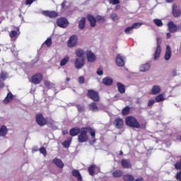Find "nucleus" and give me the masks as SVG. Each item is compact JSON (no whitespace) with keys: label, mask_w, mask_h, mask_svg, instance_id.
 <instances>
[{"label":"nucleus","mask_w":181,"mask_h":181,"mask_svg":"<svg viewBox=\"0 0 181 181\" xmlns=\"http://www.w3.org/2000/svg\"><path fill=\"white\" fill-rule=\"evenodd\" d=\"M85 54L86 56L88 63H95V60H97V56H95V54L90 49L86 50Z\"/></svg>","instance_id":"7ed1b4c3"},{"label":"nucleus","mask_w":181,"mask_h":181,"mask_svg":"<svg viewBox=\"0 0 181 181\" xmlns=\"http://www.w3.org/2000/svg\"><path fill=\"white\" fill-rule=\"evenodd\" d=\"M103 83L105 84V86H111V84L114 83V81L110 76H107L103 79Z\"/></svg>","instance_id":"7c9ffc66"},{"label":"nucleus","mask_w":181,"mask_h":181,"mask_svg":"<svg viewBox=\"0 0 181 181\" xmlns=\"http://www.w3.org/2000/svg\"><path fill=\"white\" fill-rule=\"evenodd\" d=\"M121 165L122 168L124 169H131L132 168V164H131V162L129 160L123 159L122 160Z\"/></svg>","instance_id":"6ab92c4d"},{"label":"nucleus","mask_w":181,"mask_h":181,"mask_svg":"<svg viewBox=\"0 0 181 181\" xmlns=\"http://www.w3.org/2000/svg\"><path fill=\"white\" fill-rule=\"evenodd\" d=\"M70 144H71V140H66L63 142L62 145L64 148H69V146H70Z\"/></svg>","instance_id":"a18cd8bd"},{"label":"nucleus","mask_w":181,"mask_h":181,"mask_svg":"<svg viewBox=\"0 0 181 181\" xmlns=\"http://www.w3.org/2000/svg\"><path fill=\"white\" fill-rule=\"evenodd\" d=\"M156 103H162V101H165V93H160L157 95L155 98Z\"/></svg>","instance_id":"2f4dec72"},{"label":"nucleus","mask_w":181,"mask_h":181,"mask_svg":"<svg viewBox=\"0 0 181 181\" xmlns=\"http://www.w3.org/2000/svg\"><path fill=\"white\" fill-rule=\"evenodd\" d=\"M162 52V47H160V40L159 37L157 38V47L154 51L153 60H158L160 57V53Z\"/></svg>","instance_id":"20e7f679"},{"label":"nucleus","mask_w":181,"mask_h":181,"mask_svg":"<svg viewBox=\"0 0 181 181\" xmlns=\"http://www.w3.org/2000/svg\"><path fill=\"white\" fill-rule=\"evenodd\" d=\"M126 124L128 127H131V128H141V124L138 122V120L132 116H129L126 117Z\"/></svg>","instance_id":"f03ea898"},{"label":"nucleus","mask_w":181,"mask_h":181,"mask_svg":"<svg viewBox=\"0 0 181 181\" xmlns=\"http://www.w3.org/2000/svg\"><path fill=\"white\" fill-rule=\"evenodd\" d=\"M166 2H168V4H170V2H173V0H166Z\"/></svg>","instance_id":"338daca9"},{"label":"nucleus","mask_w":181,"mask_h":181,"mask_svg":"<svg viewBox=\"0 0 181 181\" xmlns=\"http://www.w3.org/2000/svg\"><path fill=\"white\" fill-rule=\"evenodd\" d=\"M109 3L111 5H118V4H119V0H109Z\"/></svg>","instance_id":"3c124183"},{"label":"nucleus","mask_w":181,"mask_h":181,"mask_svg":"<svg viewBox=\"0 0 181 181\" xmlns=\"http://www.w3.org/2000/svg\"><path fill=\"white\" fill-rule=\"evenodd\" d=\"M72 175L74 177H76L77 180L83 181V177L81 176V174L80 173V171H78V170L74 169L72 170Z\"/></svg>","instance_id":"4be33fe9"},{"label":"nucleus","mask_w":181,"mask_h":181,"mask_svg":"<svg viewBox=\"0 0 181 181\" xmlns=\"http://www.w3.org/2000/svg\"><path fill=\"white\" fill-rule=\"evenodd\" d=\"M85 53L86 52H84V49H81V48H77L75 50V54H76V56H77L78 58L83 57V56H84Z\"/></svg>","instance_id":"c85d7f7f"},{"label":"nucleus","mask_w":181,"mask_h":181,"mask_svg":"<svg viewBox=\"0 0 181 181\" xmlns=\"http://www.w3.org/2000/svg\"><path fill=\"white\" fill-rule=\"evenodd\" d=\"M12 100H13V95L12 94V93L9 92L7 94L5 99L3 100V103H4V104H8V103H11V101H12Z\"/></svg>","instance_id":"cd10ccee"},{"label":"nucleus","mask_w":181,"mask_h":181,"mask_svg":"<svg viewBox=\"0 0 181 181\" xmlns=\"http://www.w3.org/2000/svg\"><path fill=\"white\" fill-rule=\"evenodd\" d=\"M96 141L97 140L95 139V136H94V137H93L92 140L89 141V143L90 145H94V144H95Z\"/></svg>","instance_id":"4d7b16f0"},{"label":"nucleus","mask_w":181,"mask_h":181,"mask_svg":"<svg viewBox=\"0 0 181 181\" xmlns=\"http://www.w3.org/2000/svg\"><path fill=\"white\" fill-rule=\"evenodd\" d=\"M9 77V75L8 74V72L5 71H1L0 73V78L1 80H6Z\"/></svg>","instance_id":"c9c22d12"},{"label":"nucleus","mask_w":181,"mask_h":181,"mask_svg":"<svg viewBox=\"0 0 181 181\" xmlns=\"http://www.w3.org/2000/svg\"><path fill=\"white\" fill-rule=\"evenodd\" d=\"M133 32H134V28H132V26L127 27L124 30V33H126V35H131L133 33Z\"/></svg>","instance_id":"ea45409f"},{"label":"nucleus","mask_w":181,"mask_h":181,"mask_svg":"<svg viewBox=\"0 0 181 181\" xmlns=\"http://www.w3.org/2000/svg\"><path fill=\"white\" fill-rule=\"evenodd\" d=\"M156 102L155 100H150L148 103V107H152L153 105Z\"/></svg>","instance_id":"6e6d98bb"},{"label":"nucleus","mask_w":181,"mask_h":181,"mask_svg":"<svg viewBox=\"0 0 181 181\" xmlns=\"http://www.w3.org/2000/svg\"><path fill=\"white\" fill-rule=\"evenodd\" d=\"M153 22L155 23L156 25H157L158 28H162L163 26V23L162 22V20L156 18L153 21Z\"/></svg>","instance_id":"4c0bfd02"},{"label":"nucleus","mask_w":181,"mask_h":181,"mask_svg":"<svg viewBox=\"0 0 181 181\" xmlns=\"http://www.w3.org/2000/svg\"><path fill=\"white\" fill-rule=\"evenodd\" d=\"M35 2V0H26L25 5H32Z\"/></svg>","instance_id":"13d9d810"},{"label":"nucleus","mask_w":181,"mask_h":181,"mask_svg":"<svg viewBox=\"0 0 181 181\" xmlns=\"http://www.w3.org/2000/svg\"><path fill=\"white\" fill-rule=\"evenodd\" d=\"M96 74H98V76H103V74H104V72L103 71V69L99 68L97 70Z\"/></svg>","instance_id":"5fc2aeb1"},{"label":"nucleus","mask_w":181,"mask_h":181,"mask_svg":"<svg viewBox=\"0 0 181 181\" xmlns=\"http://www.w3.org/2000/svg\"><path fill=\"white\" fill-rule=\"evenodd\" d=\"M170 57H172V48H170V45H166L164 59L168 62L170 60Z\"/></svg>","instance_id":"ddd939ff"},{"label":"nucleus","mask_w":181,"mask_h":181,"mask_svg":"<svg viewBox=\"0 0 181 181\" xmlns=\"http://www.w3.org/2000/svg\"><path fill=\"white\" fill-rule=\"evenodd\" d=\"M172 74H173V76H177V70H176V69H173V71H172Z\"/></svg>","instance_id":"bf43d9fd"},{"label":"nucleus","mask_w":181,"mask_h":181,"mask_svg":"<svg viewBox=\"0 0 181 181\" xmlns=\"http://www.w3.org/2000/svg\"><path fill=\"white\" fill-rule=\"evenodd\" d=\"M166 36H167V39H170V37H172V35L170 34V33H168L166 34Z\"/></svg>","instance_id":"052dcab7"},{"label":"nucleus","mask_w":181,"mask_h":181,"mask_svg":"<svg viewBox=\"0 0 181 181\" xmlns=\"http://www.w3.org/2000/svg\"><path fill=\"white\" fill-rule=\"evenodd\" d=\"M86 18L83 17L82 18L80 21H79V23H78V28L79 29H84V28H86Z\"/></svg>","instance_id":"72a5a7b5"},{"label":"nucleus","mask_w":181,"mask_h":181,"mask_svg":"<svg viewBox=\"0 0 181 181\" xmlns=\"http://www.w3.org/2000/svg\"><path fill=\"white\" fill-rule=\"evenodd\" d=\"M89 110L92 111V112H98L100 109L97 106V103L93 102L89 105Z\"/></svg>","instance_id":"bb28decb"},{"label":"nucleus","mask_w":181,"mask_h":181,"mask_svg":"<svg viewBox=\"0 0 181 181\" xmlns=\"http://www.w3.org/2000/svg\"><path fill=\"white\" fill-rule=\"evenodd\" d=\"M49 124H50V125H51L52 129H57V127H56V124H55L56 122H55L54 121L50 120V121L49 122Z\"/></svg>","instance_id":"de8ad7c7"},{"label":"nucleus","mask_w":181,"mask_h":181,"mask_svg":"<svg viewBox=\"0 0 181 181\" xmlns=\"http://www.w3.org/2000/svg\"><path fill=\"white\" fill-rule=\"evenodd\" d=\"M42 14L44 15V16H47L48 18H57L59 16L57 12L54 11H42Z\"/></svg>","instance_id":"f8f14e48"},{"label":"nucleus","mask_w":181,"mask_h":181,"mask_svg":"<svg viewBox=\"0 0 181 181\" xmlns=\"http://www.w3.org/2000/svg\"><path fill=\"white\" fill-rule=\"evenodd\" d=\"M116 64L119 66V67H123L125 65V61H124V57L121 54H118L116 57Z\"/></svg>","instance_id":"a211bd4d"},{"label":"nucleus","mask_w":181,"mask_h":181,"mask_svg":"<svg viewBox=\"0 0 181 181\" xmlns=\"http://www.w3.org/2000/svg\"><path fill=\"white\" fill-rule=\"evenodd\" d=\"M66 6V1H64L62 4V9H64V7Z\"/></svg>","instance_id":"680f3d73"},{"label":"nucleus","mask_w":181,"mask_h":181,"mask_svg":"<svg viewBox=\"0 0 181 181\" xmlns=\"http://www.w3.org/2000/svg\"><path fill=\"white\" fill-rule=\"evenodd\" d=\"M123 179H124V181H134V180H135V177H134L132 175H129V174L124 175Z\"/></svg>","instance_id":"f704fd0d"},{"label":"nucleus","mask_w":181,"mask_h":181,"mask_svg":"<svg viewBox=\"0 0 181 181\" xmlns=\"http://www.w3.org/2000/svg\"><path fill=\"white\" fill-rule=\"evenodd\" d=\"M62 134H63V135H66L67 134V131H63Z\"/></svg>","instance_id":"0e129e2a"},{"label":"nucleus","mask_w":181,"mask_h":181,"mask_svg":"<svg viewBox=\"0 0 181 181\" xmlns=\"http://www.w3.org/2000/svg\"><path fill=\"white\" fill-rule=\"evenodd\" d=\"M44 43L47 46V47H50L52 46V38L48 37Z\"/></svg>","instance_id":"c03bdc74"},{"label":"nucleus","mask_w":181,"mask_h":181,"mask_svg":"<svg viewBox=\"0 0 181 181\" xmlns=\"http://www.w3.org/2000/svg\"><path fill=\"white\" fill-rule=\"evenodd\" d=\"M87 19L90 23L91 28H95V25H97V19L95 18V17H94L91 14H88L87 16Z\"/></svg>","instance_id":"dca6fc26"},{"label":"nucleus","mask_w":181,"mask_h":181,"mask_svg":"<svg viewBox=\"0 0 181 181\" xmlns=\"http://www.w3.org/2000/svg\"><path fill=\"white\" fill-rule=\"evenodd\" d=\"M81 132V129H80V128L74 127L69 131V134L71 136H77V135L80 134Z\"/></svg>","instance_id":"5701e85b"},{"label":"nucleus","mask_w":181,"mask_h":181,"mask_svg":"<svg viewBox=\"0 0 181 181\" xmlns=\"http://www.w3.org/2000/svg\"><path fill=\"white\" fill-rule=\"evenodd\" d=\"M129 107L127 106L124 108H123L122 111V114L123 115H128L129 114Z\"/></svg>","instance_id":"a19ab883"},{"label":"nucleus","mask_w":181,"mask_h":181,"mask_svg":"<svg viewBox=\"0 0 181 181\" xmlns=\"http://www.w3.org/2000/svg\"><path fill=\"white\" fill-rule=\"evenodd\" d=\"M115 98H119V94H117V95L115 96Z\"/></svg>","instance_id":"69168bd1"},{"label":"nucleus","mask_w":181,"mask_h":181,"mask_svg":"<svg viewBox=\"0 0 181 181\" xmlns=\"http://www.w3.org/2000/svg\"><path fill=\"white\" fill-rule=\"evenodd\" d=\"M113 177H121L122 176V172L120 170H115L112 173Z\"/></svg>","instance_id":"58836bf2"},{"label":"nucleus","mask_w":181,"mask_h":181,"mask_svg":"<svg viewBox=\"0 0 181 181\" xmlns=\"http://www.w3.org/2000/svg\"><path fill=\"white\" fill-rule=\"evenodd\" d=\"M114 124L116 128L121 129L124 125V121L121 118H117L115 119Z\"/></svg>","instance_id":"b1692460"},{"label":"nucleus","mask_w":181,"mask_h":181,"mask_svg":"<svg viewBox=\"0 0 181 181\" xmlns=\"http://www.w3.org/2000/svg\"><path fill=\"white\" fill-rule=\"evenodd\" d=\"M160 91H162V88H160V86L154 85L150 90L149 94L151 95H157V94H159Z\"/></svg>","instance_id":"9b49d317"},{"label":"nucleus","mask_w":181,"mask_h":181,"mask_svg":"<svg viewBox=\"0 0 181 181\" xmlns=\"http://www.w3.org/2000/svg\"><path fill=\"white\" fill-rule=\"evenodd\" d=\"M11 40H16L18 39V32L16 30H11L9 33Z\"/></svg>","instance_id":"473e14b6"},{"label":"nucleus","mask_w":181,"mask_h":181,"mask_svg":"<svg viewBox=\"0 0 181 181\" xmlns=\"http://www.w3.org/2000/svg\"><path fill=\"white\" fill-rule=\"evenodd\" d=\"M88 132L92 138H94V136H95V129L91 127H83L81 129V132L78 136V142H80L81 144H83V142H87L88 141V135H87Z\"/></svg>","instance_id":"f257e3e1"},{"label":"nucleus","mask_w":181,"mask_h":181,"mask_svg":"<svg viewBox=\"0 0 181 181\" xmlns=\"http://www.w3.org/2000/svg\"><path fill=\"white\" fill-rule=\"evenodd\" d=\"M33 151L34 152H36V151H37V148H33Z\"/></svg>","instance_id":"774afa93"},{"label":"nucleus","mask_w":181,"mask_h":181,"mask_svg":"<svg viewBox=\"0 0 181 181\" xmlns=\"http://www.w3.org/2000/svg\"><path fill=\"white\" fill-rule=\"evenodd\" d=\"M110 18L112 19V21H118V16L115 13H112L110 15Z\"/></svg>","instance_id":"8fccbe9b"},{"label":"nucleus","mask_w":181,"mask_h":181,"mask_svg":"<svg viewBox=\"0 0 181 181\" xmlns=\"http://www.w3.org/2000/svg\"><path fill=\"white\" fill-rule=\"evenodd\" d=\"M36 122L37 124H38V125H40V127H43L44 125H46V119L45 117H43V115L42 114H38L36 115Z\"/></svg>","instance_id":"1a4fd4ad"},{"label":"nucleus","mask_w":181,"mask_h":181,"mask_svg":"<svg viewBox=\"0 0 181 181\" xmlns=\"http://www.w3.org/2000/svg\"><path fill=\"white\" fill-rule=\"evenodd\" d=\"M76 107L79 112H83V111H84V106L83 105H76Z\"/></svg>","instance_id":"09e8293b"},{"label":"nucleus","mask_w":181,"mask_h":181,"mask_svg":"<svg viewBox=\"0 0 181 181\" xmlns=\"http://www.w3.org/2000/svg\"><path fill=\"white\" fill-rule=\"evenodd\" d=\"M117 90H118L119 93H120V94L125 93V85H124L122 83L117 82Z\"/></svg>","instance_id":"a878e982"},{"label":"nucleus","mask_w":181,"mask_h":181,"mask_svg":"<svg viewBox=\"0 0 181 181\" xmlns=\"http://www.w3.org/2000/svg\"><path fill=\"white\" fill-rule=\"evenodd\" d=\"M57 25L59 28H62L63 29H65V28H67L69 26V20L66 18H59L57 20Z\"/></svg>","instance_id":"423d86ee"},{"label":"nucleus","mask_w":181,"mask_h":181,"mask_svg":"<svg viewBox=\"0 0 181 181\" xmlns=\"http://www.w3.org/2000/svg\"><path fill=\"white\" fill-rule=\"evenodd\" d=\"M175 168L177 170H180L176 174L177 180L181 181V160L175 164Z\"/></svg>","instance_id":"2eb2a0df"},{"label":"nucleus","mask_w":181,"mask_h":181,"mask_svg":"<svg viewBox=\"0 0 181 181\" xmlns=\"http://www.w3.org/2000/svg\"><path fill=\"white\" fill-rule=\"evenodd\" d=\"M53 163H54L57 168H59V169H63V168H64V163H63V161L60 158H54Z\"/></svg>","instance_id":"aec40b11"},{"label":"nucleus","mask_w":181,"mask_h":181,"mask_svg":"<svg viewBox=\"0 0 181 181\" xmlns=\"http://www.w3.org/2000/svg\"><path fill=\"white\" fill-rule=\"evenodd\" d=\"M69 60H70V58L69 56H66L64 59H62L60 62V66H66L67 63H69Z\"/></svg>","instance_id":"e433bc0d"},{"label":"nucleus","mask_w":181,"mask_h":181,"mask_svg":"<svg viewBox=\"0 0 181 181\" xmlns=\"http://www.w3.org/2000/svg\"><path fill=\"white\" fill-rule=\"evenodd\" d=\"M40 153H42L45 157L47 156V151H46V148L42 147L40 148Z\"/></svg>","instance_id":"49530a36"},{"label":"nucleus","mask_w":181,"mask_h":181,"mask_svg":"<svg viewBox=\"0 0 181 181\" xmlns=\"http://www.w3.org/2000/svg\"><path fill=\"white\" fill-rule=\"evenodd\" d=\"M79 84H84L86 79L83 78V76H80L78 79Z\"/></svg>","instance_id":"603ef678"},{"label":"nucleus","mask_w":181,"mask_h":181,"mask_svg":"<svg viewBox=\"0 0 181 181\" xmlns=\"http://www.w3.org/2000/svg\"><path fill=\"white\" fill-rule=\"evenodd\" d=\"M78 42V37L77 35H71L69 40L67 41V47H74L77 45V43Z\"/></svg>","instance_id":"39448f33"},{"label":"nucleus","mask_w":181,"mask_h":181,"mask_svg":"<svg viewBox=\"0 0 181 181\" xmlns=\"http://www.w3.org/2000/svg\"><path fill=\"white\" fill-rule=\"evenodd\" d=\"M88 96L89 97V98H91V100H93V101H100V96L98 95V93L93 90H89L88 91Z\"/></svg>","instance_id":"6e6552de"},{"label":"nucleus","mask_w":181,"mask_h":181,"mask_svg":"<svg viewBox=\"0 0 181 181\" xmlns=\"http://www.w3.org/2000/svg\"><path fill=\"white\" fill-rule=\"evenodd\" d=\"M142 26V23H134L132 25V28L133 29H139Z\"/></svg>","instance_id":"79ce46f5"},{"label":"nucleus","mask_w":181,"mask_h":181,"mask_svg":"<svg viewBox=\"0 0 181 181\" xmlns=\"http://www.w3.org/2000/svg\"><path fill=\"white\" fill-rule=\"evenodd\" d=\"M96 21H98L99 22H104L105 19H104V17L101 16H97Z\"/></svg>","instance_id":"864d4df0"},{"label":"nucleus","mask_w":181,"mask_h":181,"mask_svg":"<svg viewBox=\"0 0 181 181\" xmlns=\"http://www.w3.org/2000/svg\"><path fill=\"white\" fill-rule=\"evenodd\" d=\"M8 134V128L6 126L3 125L0 127V136H6Z\"/></svg>","instance_id":"c756f323"},{"label":"nucleus","mask_w":181,"mask_h":181,"mask_svg":"<svg viewBox=\"0 0 181 181\" xmlns=\"http://www.w3.org/2000/svg\"><path fill=\"white\" fill-rule=\"evenodd\" d=\"M168 28L169 32H170L171 33H175L177 32V25L173 23V21L168 22Z\"/></svg>","instance_id":"f3484780"},{"label":"nucleus","mask_w":181,"mask_h":181,"mask_svg":"<svg viewBox=\"0 0 181 181\" xmlns=\"http://www.w3.org/2000/svg\"><path fill=\"white\" fill-rule=\"evenodd\" d=\"M4 86V82L0 81V88H2Z\"/></svg>","instance_id":"e2e57ef3"},{"label":"nucleus","mask_w":181,"mask_h":181,"mask_svg":"<svg viewBox=\"0 0 181 181\" xmlns=\"http://www.w3.org/2000/svg\"><path fill=\"white\" fill-rule=\"evenodd\" d=\"M139 69V71L141 73H146V71H149V69H151V64L149 62L141 64H140Z\"/></svg>","instance_id":"4468645a"},{"label":"nucleus","mask_w":181,"mask_h":181,"mask_svg":"<svg viewBox=\"0 0 181 181\" xmlns=\"http://www.w3.org/2000/svg\"><path fill=\"white\" fill-rule=\"evenodd\" d=\"M43 80V75L42 74H36L32 77V83L33 84H40V83Z\"/></svg>","instance_id":"9d476101"},{"label":"nucleus","mask_w":181,"mask_h":181,"mask_svg":"<svg viewBox=\"0 0 181 181\" xmlns=\"http://www.w3.org/2000/svg\"><path fill=\"white\" fill-rule=\"evenodd\" d=\"M173 13L175 16V18H177L180 16L181 11L180 8L177 6V5H174L173 8Z\"/></svg>","instance_id":"412c9836"},{"label":"nucleus","mask_w":181,"mask_h":181,"mask_svg":"<svg viewBox=\"0 0 181 181\" xmlns=\"http://www.w3.org/2000/svg\"><path fill=\"white\" fill-rule=\"evenodd\" d=\"M95 169H97V170L98 172H100V168L98 167H97V165H90L88 168V173L89 175H90V176H93L94 175V173H95Z\"/></svg>","instance_id":"393cba45"},{"label":"nucleus","mask_w":181,"mask_h":181,"mask_svg":"<svg viewBox=\"0 0 181 181\" xmlns=\"http://www.w3.org/2000/svg\"><path fill=\"white\" fill-rule=\"evenodd\" d=\"M84 64H86V60L84 58H78L76 57L75 59V67L78 70H80V69H82L84 66Z\"/></svg>","instance_id":"0eeeda50"},{"label":"nucleus","mask_w":181,"mask_h":181,"mask_svg":"<svg viewBox=\"0 0 181 181\" xmlns=\"http://www.w3.org/2000/svg\"><path fill=\"white\" fill-rule=\"evenodd\" d=\"M44 84L45 86H47V88H53V83H52L50 81H44Z\"/></svg>","instance_id":"37998d69"}]
</instances>
